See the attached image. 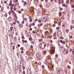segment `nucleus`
I'll return each mask as SVG.
<instances>
[{
    "instance_id": "f257e3e1",
    "label": "nucleus",
    "mask_w": 74,
    "mask_h": 74,
    "mask_svg": "<svg viewBox=\"0 0 74 74\" xmlns=\"http://www.w3.org/2000/svg\"><path fill=\"white\" fill-rule=\"evenodd\" d=\"M45 46H46L45 43L44 42H42L40 43L39 45V48H40V49H42L45 48Z\"/></svg>"
},
{
    "instance_id": "f03ea898",
    "label": "nucleus",
    "mask_w": 74,
    "mask_h": 74,
    "mask_svg": "<svg viewBox=\"0 0 74 74\" xmlns=\"http://www.w3.org/2000/svg\"><path fill=\"white\" fill-rule=\"evenodd\" d=\"M52 50L51 51V54H53L55 53V47H53L52 48Z\"/></svg>"
},
{
    "instance_id": "7ed1b4c3",
    "label": "nucleus",
    "mask_w": 74,
    "mask_h": 74,
    "mask_svg": "<svg viewBox=\"0 0 74 74\" xmlns=\"http://www.w3.org/2000/svg\"><path fill=\"white\" fill-rule=\"evenodd\" d=\"M40 55H41V54L40 53H37L36 54V57L37 58H39V57H40V56H41Z\"/></svg>"
},
{
    "instance_id": "20e7f679",
    "label": "nucleus",
    "mask_w": 74,
    "mask_h": 74,
    "mask_svg": "<svg viewBox=\"0 0 74 74\" xmlns=\"http://www.w3.org/2000/svg\"><path fill=\"white\" fill-rule=\"evenodd\" d=\"M66 46H70V42H68V41H67V42H66Z\"/></svg>"
},
{
    "instance_id": "39448f33",
    "label": "nucleus",
    "mask_w": 74,
    "mask_h": 74,
    "mask_svg": "<svg viewBox=\"0 0 74 74\" xmlns=\"http://www.w3.org/2000/svg\"><path fill=\"white\" fill-rule=\"evenodd\" d=\"M57 34L59 35H62V32L60 31H58L57 32Z\"/></svg>"
},
{
    "instance_id": "423d86ee",
    "label": "nucleus",
    "mask_w": 74,
    "mask_h": 74,
    "mask_svg": "<svg viewBox=\"0 0 74 74\" xmlns=\"http://www.w3.org/2000/svg\"><path fill=\"white\" fill-rule=\"evenodd\" d=\"M18 26L19 27H23V25L22 24H20Z\"/></svg>"
},
{
    "instance_id": "0eeeda50",
    "label": "nucleus",
    "mask_w": 74,
    "mask_h": 74,
    "mask_svg": "<svg viewBox=\"0 0 74 74\" xmlns=\"http://www.w3.org/2000/svg\"><path fill=\"white\" fill-rule=\"evenodd\" d=\"M66 4H62V6L63 7H67V3H66Z\"/></svg>"
},
{
    "instance_id": "6e6552de",
    "label": "nucleus",
    "mask_w": 74,
    "mask_h": 74,
    "mask_svg": "<svg viewBox=\"0 0 74 74\" xmlns=\"http://www.w3.org/2000/svg\"><path fill=\"white\" fill-rule=\"evenodd\" d=\"M8 20L9 21L11 22V20H12V19H11V17H8Z\"/></svg>"
},
{
    "instance_id": "1a4fd4ad",
    "label": "nucleus",
    "mask_w": 74,
    "mask_h": 74,
    "mask_svg": "<svg viewBox=\"0 0 74 74\" xmlns=\"http://www.w3.org/2000/svg\"><path fill=\"white\" fill-rule=\"evenodd\" d=\"M60 42L61 43H62L63 44H65V43L64 41H62V40H61Z\"/></svg>"
},
{
    "instance_id": "9d476101",
    "label": "nucleus",
    "mask_w": 74,
    "mask_h": 74,
    "mask_svg": "<svg viewBox=\"0 0 74 74\" xmlns=\"http://www.w3.org/2000/svg\"><path fill=\"white\" fill-rule=\"evenodd\" d=\"M24 3L23 4V5L24 7H25L26 5L27 4V3H26V2H24Z\"/></svg>"
},
{
    "instance_id": "9b49d317",
    "label": "nucleus",
    "mask_w": 74,
    "mask_h": 74,
    "mask_svg": "<svg viewBox=\"0 0 74 74\" xmlns=\"http://www.w3.org/2000/svg\"><path fill=\"white\" fill-rule=\"evenodd\" d=\"M35 3L36 4H37V3H38V0H35Z\"/></svg>"
},
{
    "instance_id": "f8f14e48",
    "label": "nucleus",
    "mask_w": 74,
    "mask_h": 74,
    "mask_svg": "<svg viewBox=\"0 0 74 74\" xmlns=\"http://www.w3.org/2000/svg\"><path fill=\"white\" fill-rule=\"evenodd\" d=\"M9 6H10V7L11 6H14V5L12 4V3H10L9 4Z\"/></svg>"
},
{
    "instance_id": "ddd939ff",
    "label": "nucleus",
    "mask_w": 74,
    "mask_h": 74,
    "mask_svg": "<svg viewBox=\"0 0 74 74\" xmlns=\"http://www.w3.org/2000/svg\"><path fill=\"white\" fill-rule=\"evenodd\" d=\"M57 36L59 38L60 37H62V35H59L58 34H57Z\"/></svg>"
},
{
    "instance_id": "4468645a",
    "label": "nucleus",
    "mask_w": 74,
    "mask_h": 74,
    "mask_svg": "<svg viewBox=\"0 0 74 74\" xmlns=\"http://www.w3.org/2000/svg\"><path fill=\"white\" fill-rule=\"evenodd\" d=\"M58 3H59V4H61V3H62V1H61V0H58Z\"/></svg>"
},
{
    "instance_id": "2eb2a0df",
    "label": "nucleus",
    "mask_w": 74,
    "mask_h": 74,
    "mask_svg": "<svg viewBox=\"0 0 74 74\" xmlns=\"http://www.w3.org/2000/svg\"><path fill=\"white\" fill-rule=\"evenodd\" d=\"M69 32V29H66V32L67 33H68Z\"/></svg>"
},
{
    "instance_id": "dca6fc26",
    "label": "nucleus",
    "mask_w": 74,
    "mask_h": 74,
    "mask_svg": "<svg viewBox=\"0 0 74 74\" xmlns=\"http://www.w3.org/2000/svg\"><path fill=\"white\" fill-rule=\"evenodd\" d=\"M69 52V50L68 49H66V54H68V53Z\"/></svg>"
},
{
    "instance_id": "f3484780",
    "label": "nucleus",
    "mask_w": 74,
    "mask_h": 74,
    "mask_svg": "<svg viewBox=\"0 0 74 74\" xmlns=\"http://www.w3.org/2000/svg\"><path fill=\"white\" fill-rule=\"evenodd\" d=\"M13 9H14V11H16L17 10V8H16L15 7H14Z\"/></svg>"
},
{
    "instance_id": "a211bd4d",
    "label": "nucleus",
    "mask_w": 74,
    "mask_h": 74,
    "mask_svg": "<svg viewBox=\"0 0 74 74\" xmlns=\"http://www.w3.org/2000/svg\"><path fill=\"white\" fill-rule=\"evenodd\" d=\"M46 51H44L43 52V54H44V55H46Z\"/></svg>"
},
{
    "instance_id": "6ab92c4d",
    "label": "nucleus",
    "mask_w": 74,
    "mask_h": 74,
    "mask_svg": "<svg viewBox=\"0 0 74 74\" xmlns=\"http://www.w3.org/2000/svg\"><path fill=\"white\" fill-rule=\"evenodd\" d=\"M53 39L54 40H56L57 39V37L56 36H54Z\"/></svg>"
},
{
    "instance_id": "aec40b11",
    "label": "nucleus",
    "mask_w": 74,
    "mask_h": 74,
    "mask_svg": "<svg viewBox=\"0 0 74 74\" xmlns=\"http://www.w3.org/2000/svg\"><path fill=\"white\" fill-rule=\"evenodd\" d=\"M69 52H73V49H70L69 50Z\"/></svg>"
},
{
    "instance_id": "412c9836",
    "label": "nucleus",
    "mask_w": 74,
    "mask_h": 74,
    "mask_svg": "<svg viewBox=\"0 0 74 74\" xmlns=\"http://www.w3.org/2000/svg\"><path fill=\"white\" fill-rule=\"evenodd\" d=\"M22 41V42H25V43H26L27 42V41L26 40L23 41V40Z\"/></svg>"
},
{
    "instance_id": "4be33fe9",
    "label": "nucleus",
    "mask_w": 74,
    "mask_h": 74,
    "mask_svg": "<svg viewBox=\"0 0 74 74\" xmlns=\"http://www.w3.org/2000/svg\"><path fill=\"white\" fill-rule=\"evenodd\" d=\"M11 11H9L8 12V14L9 15H11Z\"/></svg>"
},
{
    "instance_id": "5701e85b",
    "label": "nucleus",
    "mask_w": 74,
    "mask_h": 74,
    "mask_svg": "<svg viewBox=\"0 0 74 74\" xmlns=\"http://www.w3.org/2000/svg\"><path fill=\"white\" fill-rule=\"evenodd\" d=\"M56 33H54L53 34V36H54V37H55V36H56Z\"/></svg>"
},
{
    "instance_id": "b1692460",
    "label": "nucleus",
    "mask_w": 74,
    "mask_h": 74,
    "mask_svg": "<svg viewBox=\"0 0 74 74\" xmlns=\"http://www.w3.org/2000/svg\"><path fill=\"white\" fill-rule=\"evenodd\" d=\"M20 49H21V51H23V47H21V48Z\"/></svg>"
},
{
    "instance_id": "393cba45",
    "label": "nucleus",
    "mask_w": 74,
    "mask_h": 74,
    "mask_svg": "<svg viewBox=\"0 0 74 74\" xmlns=\"http://www.w3.org/2000/svg\"><path fill=\"white\" fill-rule=\"evenodd\" d=\"M43 40H42V39L41 38L39 40V41L40 42H41Z\"/></svg>"
},
{
    "instance_id": "a878e982",
    "label": "nucleus",
    "mask_w": 74,
    "mask_h": 74,
    "mask_svg": "<svg viewBox=\"0 0 74 74\" xmlns=\"http://www.w3.org/2000/svg\"><path fill=\"white\" fill-rule=\"evenodd\" d=\"M60 16L62 15V13H59L58 14Z\"/></svg>"
},
{
    "instance_id": "bb28decb",
    "label": "nucleus",
    "mask_w": 74,
    "mask_h": 74,
    "mask_svg": "<svg viewBox=\"0 0 74 74\" xmlns=\"http://www.w3.org/2000/svg\"><path fill=\"white\" fill-rule=\"evenodd\" d=\"M10 29L11 30V31H12V29H13V27H11Z\"/></svg>"
},
{
    "instance_id": "cd10ccee",
    "label": "nucleus",
    "mask_w": 74,
    "mask_h": 74,
    "mask_svg": "<svg viewBox=\"0 0 74 74\" xmlns=\"http://www.w3.org/2000/svg\"><path fill=\"white\" fill-rule=\"evenodd\" d=\"M73 37V36H69V39H71V38Z\"/></svg>"
},
{
    "instance_id": "c85d7f7f",
    "label": "nucleus",
    "mask_w": 74,
    "mask_h": 74,
    "mask_svg": "<svg viewBox=\"0 0 74 74\" xmlns=\"http://www.w3.org/2000/svg\"><path fill=\"white\" fill-rule=\"evenodd\" d=\"M27 18H25L24 19V21H27Z\"/></svg>"
},
{
    "instance_id": "c756f323",
    "label": "nucleus",
    "mask_w": 74,
    "mask_h": 74,
    "mask_svg": "<svg viewBox=\"0 0 74 74\" xmlns=\"http://www.w3.org/2000/svg\"><path fill=\"white\" fill-rule=\"evenodd\" d=\"M23 70H25V66H23Z\"/></svg>"
},
{
    "instance_id": "7c9ffc66",
    "label": "nucleus",
    "mask_w": 74,
    "mask_h": 74,
    "mask_svg": "<svg viewBox=\"0 0 74 74\" xmlns=\"http://www.w3.org/2000/svg\"><path fill=\"white\" fill-rule=\"evenodd\" d=\"M39 6H40V8H42V5H39Z\"/></svg>"
},
{
    "instance_id": "2f4dec72",
    "label": "nucleus",
    "mask_w": 74,
    "mask_h": 74,
    "mask_svg": "<svg viewBox=\"0 0 74 74\" xmlns=\"http://www.w3.org/2000/svg\"><path fill=\"white\" fill-rule=\"evenodd\" d=\"M10 10H13V6L11 7Z\"/></svg>"
},
{
    "instance_id": "473e14b6",
    "label": "nucleus",
    "mask_w": 74,
    "mask_h": 74,
    "mask_svg": "<svg viewBox=\"0 0 74 74\" xmlns=\"http://www.w3.org/2000/svg\"><path fill=\"white\" fill-rule=\"evenodd\" d=\"M70 27H71V29H70L71 30H72V29H73V26H72V25H71V26Z\"/></svg>"
},
{
    "instance_id": "72a5a7b5",
    "label": "nucleus",
    "mask_w": 74,
    "mask_h": 74,
    "mask_svg": "<svg viewBox=\"0 0 74 74\" xmlns=\"http://www.w3.org/2000/svg\"><path fill=\"white\" fill-rule=\"evenodd\" d=\"M32 19H31V18H30V20H29V21L30 22H32Z\"/></svg>"
},
{
    "instance_id": "f704fd0d",
    "label": "nucleus",
    "mask_w": 74,
    "mask_h": 74,
    "mask_svg": "<svg viewBox=\"0 0 74 74\" xmlns=\"http://www.w3.org/2000/svg\"><path fill=\"white\" fill-rule=\"evenodd\" d=\"M38 22H39V23H41V20H39L38 21Z\"/></svg>"
},
{
    "instance_id": "c9c22d12",
    "label": "nucleus",
    "mask_w": 74,
    "mask_h": 74,
    "mask_svg": "<svg viewBox=\"0 0 74 74\" xmlns=\"http://www.w3.org/2000/svg\"><path fill=\"white\" fill-rule=\"evenodd\" d=\"M68 69H71V67H70V66L69 65L68 66Z\"/></svg>"
},
{
    "instance_id": "e433bc0d",
    "label": "nucleus",
    "mask_w": 74,
    "mask_h": 74,
    "mask_svg": "<svg viewBox=\"0 0 74 74\" xmlns=\"http://www.w3.org/2000/svg\"><path fill=\"white\" fill-rule=\"evenodd\" d=\"M29 28H30L32 27V25H29Z\"/></svg>"
},
{
    "instance_id": "4c0bfd02",
    "label": "nucleus",
    "mask_w": 74,
    "mask_h": 74,
    "mask_svg": "<svg viewBox=\"0 0 74 74\" xmlns=\"http://www.w3.org/2000/svg\"><path fill=\"white\" fill-rule=\"evenodd\" d=\"M13 50H14V49H15V45H13Z\"/></svg>"
},
{
    "instance_id": "58836bf2",
    "label": "nucleus",
    "mask_w": 74,
    "mask_h": 74,
    "mask_svg": "<svg viewBox=\"0 0 74 74\" xmlns=\"http://www.w3.org/2000/svg\"><path fill=\"white\" fill-rule=\"evenodd\" d=\"M61 3H64V1H63V0H61Z\"/></svg>"
},
{
    "instance_id": "ea45409f",
    "label": "nucleus",
    "mask_w": 74,
    "mask_h": 74,
    "mask_svg": "<svg viewBox=\"0 0 74 74\" xmlns=\"http://www.w3.org/2000/svg\"><path fill=\"white\" fill-rule=\"evenodd\" d=\"M62 20H64V17H62Z\"/></svg>"
},
{
    "instance_id": "a19ab883",
    "label": "nucleus",
    "mask_w": 74,
    "mask_h": 74,
    "mask_svg": "<svg viewBox=\"0 0 74 74\" xmlns=\"http://www.w3.org/2000/svg\"><path fill=\"white\" fill-rule=\"evenodd\" d=\"M18 13H19V14H21V11H18Z\"/></svg>"
},
{
    "instance_id": "79ce46f5",
    "label": "nucleus",
    "mask_w": 74,
    "mask_h": 74,
    "mask_svg": "<svg viewBox=\"0 0 74 74\" xmlns=\"http://www.w3.org/2000/svg\"><path fill=\"white\" fill-rule=\"evenodd\" d=\"M58 26H60V22L58 23Z\"/></svg>"
},
{
    "instance_id": "37998d69",
    "label": "nucleus",
    "mask_w": 74,
    "mask_h": 74,
    "mask_svg": "<svg viewBox=\"0 0 74 74\" xmlns=\"http://www.w3.org/2000/svg\"><path fill=\"white\" fill-rule=\"evenodd\" d=\"M13 14H14V16H15L16 15V14H15V12H13Z\"/></svg>"
},
{
    "instance_id": "c03bdc74",
    "label": "nucleus",
    "mask_w": 74,
    "mask_h": 74,
    "mask_svg": "<svg viewBox=\"0 0 74 74\" xmlns=\"http://www.w3.org/2000/svg\"><path fill=\"white\" fill-rule=\"evenodd\" d=\"M7 8L8 9H10V7L9 6H7Z\"/></svg>"
},
{
    "instance_id": "a18cd8bd",
    "label": "nucleus",
    "mask_w": 74,
    "mask_h": 74,
    "mask_svg": "<svg viewBox=\"0 0 74 74\" xmlns=\"http://www.w3.org/2000/svg\"><path fill=\"white\" fill-rule=\"evenodd\" d=\"M32 44L33 45H34V42H32Z\"/></svg>"
},
{
    "instance_id": "49530a36",
    "label": "nucleus",
    "mask_w": 74,
    "mask_h": 74,
    "mask_svg": "<svg viewBox=\"0 0 74 74\" xmlns=\"http://www.w3.org/2000/svg\"><path fill=\"white\" fill-rule=\"evenodd\" d=\"M57 22H58V21H55L54 22V23L55 24V23L56 24V23H57Z\"/></svg>"
},
{
    "instance_id": "de8ad7c7",
    "label": "nucleus",
    "mask_w": 74,
    "mask_h": 74,
    "mask_svg": "<svg viewBox=\"0 0 74 74\" xmlns=\"http://www.w3.org/2000/svg\"><path fill=\"white\" fill-rule=\"evenodd\" d=\"M21 11H24V9H21Z\"/></svg>"
},
{
    "instance_id": "09e8293b",
    "label": "nucleus",
    "mask_w": 74,
    "mask_h": 74,
    "mask_svg": "<svg viewBox=\"0 0 74 74\" xmlns=\"http://www.w3.org/2000/svg\"><path fill=\"white\" fill-rule=\"evenodd\" d=\"M7 3V1H4V3L5 4H6V3Z\"/></svg>"
},
{
    "instance_id": "8fccbe9b",
    "label": "nucleus",
    "mask_w": 74,
    "mask_h": 74,
    "mask_svg": "<svg viewBox=\"0 0 74 74\" xmlns=\"http://www.w3.org/2000/svg\"><path fill=\"white\" fill-rule=\"evenodd\" d=\"M30 47H31V48H33V45H31L30 46Z\"/></svg>"
},
{
    "instance_id": "3c124183",
    "label": "nucleus",
    "mask_w": 74,
    "mask_h": 74,
    "mask_svg": "<svg viewBox=\"0 0 74 74\" xmlns=\"http://www.w3.org/2000/svg\"><path fill=\"white\" fill-rule=\"evenodd\" d=\"M12 0H10V3H11V4H12Z\"/></svg>"
},
{
    "instance_id": "603ef678",
    "label": "nucleus",
    "mask_w": 74,
    "mask_h": 74,
    "mask_svg": "<svg viewBox=\"0 0 74 74\" xmlns=\"http://www.w3.org/2000/svg\"><path fill=\"white\" fill-rule=\"evenodd\" d=\"M56 57H57L58 56V54H56L55 56Z\"/></svg>"
},
{
    "instance_id": "864d4df0",
    "label": "nucleus",
    "mask_w": 74,
    "mask_h": 74,
    "mask_svg": "<svg viewBox=\"0 0 74 74\" xmlns=\"http://www.w3.org/2000/svg\"><path fill=\"white\" fill-rule=\"evenodd\" d=\"M22 24H24V23H25V22H24V21H22Z\"/></svg>"
},
{
    "instance_id": "5fc2aeb1",
    "label": "nucleus",
    "mask_w": 74,
    "mask_h": 74,
    "mask_svg": "<svg viewBox=\"0 0 74 74\" xmlns=\"http://www.w3.org/2000/svg\"><path fill=\"white\" fill-rule=\"evenodd\" d=\"M66 3H69V1H66Z\"/></svg>"
},
{
    "instance_id": "6e6d98bb",
    "label": "nucleus",
    "mask_w": 74,
    "mask_h": 74,
    "mask_svg": "<svg viewBox=\"0 0 74 74\" xmlns=\"http://www.w3.org/2000/svg\"><path fill=\"white\" fill-rule=\"evenodd\" d=\"M42 69H44V65H42Z\"/></svg>"
},
{
    "instance_id": "4d7b16f0",
    "label": "nucleus",
    "mask_w": 74,
    "mask_h": 74,
    "mask_svg": "<svg viewBox=\"0 0 74 74\" xmlns=\"http://www.w3.org/2000/svg\"><path fill=\"white\" fill-rule=\"evenodd\" d=\"M72 8H74V5H72Z\"/></svg>"
},
{
    "instance_id": "13d9d810",
    "label": "nucleus",
    "mask_w": 74,
    "mask_h": 74,
    "mask_svg": "<svg viewBox=\"0 0 74 74\" xmlns=\"http://www.w3.org/2000/svg\"><path fill=\"white\" fill-rule=\"evenodd\" d=\"M4 16H5V17H7V14L6 15L5 14L4 15Z\"/></svg>"
},
{
    "instance_id": "bf43d9fd",
    "label": "nucleus",
    "mask_w": 74,
    "mask_h": 74,
    "mask_svg": "<svg viewBox=\"0 0 74 74\" xmlns=\"http://www.w3.org/2000/svg\"><path fill=\"white\" fill-rule=\"evenodd\" d=\"M34 25H35V24H34V23H32V26H34Z\"/></svg>"
},
{
    "instance_id": "052dcab7",
    "label": "nucleus",
    "mask_w": 74,
    "mask_h": 74,
    "mask_svg": "<svg viewBox=\"0 0 74 74\" xmlns=\"http://www.w3.org/2000/svg\"><path fill=\"white\" fill-rule=\"evenodd\" d=\"M72 23H73V24H74V20H72Z\"/></svg>"
},
{
    "instance_id": "680f3d73",
    "label": "nucleus",
    "mask_w": 74,
    "mask_h": 74,
    "mask_svg": "<svg viewBox=\"0 0 74 74\" xmlns=\"http://www.w3.org/2000/svg\"><path fill=\"white\" fill-rule=\"evenodd\" d=\"M56 25H55V24H53V27H55V26Z\"/></svg>"
},
{
    "instance_id": "e2e57ef3",
    "label": "nucleus",
    "mask_w": 74,
    "mask_h": 74,
    "mask_svg": "<svg viewBox=\"0 0 74 74\" xmlns=\"http://www.w3.org/2000/svg\"><path fill=\"white\" fill-rule=\"evenodd\" d=\"M60 11H62V10H63V8H60Z\"/></svg>"
},
{
    "instance_id": "0e129e2a",
    "label": "nucleus",
    "mask_w": 74,
    "mask_h": 74,
    "mask_svg": "<svg viewBox=\"0 0 74 74\" xmlns=\"http://www.w3.org/2000/svg\"><path fill=\"white\" fill-rule=\"evenodd\" d=\"M21 53H23V51H21Z\"/></svg>"
},
{
    "instance_id": "69168bd1",
    "label": "nucleus",
    "mask_w": 74,
    "mask_h": 74,
    "mask_svg": "<svg viewBox=\"0 0 74 74\" xmlns=\"http://www.w3.org/2000/svg\"><path fill=\"white\" fill-rule=\"evenodd\" d=\"M52 36H51L49 37V38H50V39L51 38H52Z\"/></svg>"
},
{
    "instance_id": "338daca9",
    "label": "nucleus",
    "mask_w": 74,
    "mask_h": 74,
    "mask_svg": "<svg viewBox=\"0 0 74 74\" xmlns=\"http://www.w3.org/2000/svg\"><path fill=\"white\" fill-rule=\"evenodd\" d=\"M60 39H63V37H61V36H60Z\"/></svg>"
},
{
    "instance_id": "774afa93",
    "label": "nucleus",
    "mask_w": 74,
    "mask_h": 74,
    "mask_svg": "<svg viewBox=\"0 0 74 74\" xmlns=\"http://www.w3.org/2000/svg\"><path fill=\"white\" fill-rule=\"evenodd\" d=\"M23 74H25V71H23Z\"/></svg>"
}]
</instances>
